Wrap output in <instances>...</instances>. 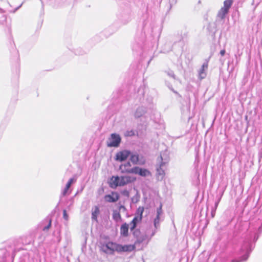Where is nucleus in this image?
<instances>
[{
  "label": "nucleus",
  "mask_w": 262,
  "mask_h": 262,
  "mask_svg": "<svg viewBox=\"0 0 262 262\" xmlns=\"http://www.w3.org/2000/svg\"><path fill=\"white\" fill-rule=\"evenodd\" d=\"M258 238V235L255 233V230L249 231V233L245 237L244 243L241 248V251L245 252L244 255L239 260H232L231 262H243L246 261L253 248L252 241L255 242Z\"/></svg>",
  "instance_id": "nucleus-1"
},
{
  "label": "nucleus",
  "mask_w": 262,
  "mask_h": 262,
  "mask_svg": "<svg viewBox=\"0 0 262 262\" xmlns=\"http://www.w3.org/2000/svg\"><path fill=\"white\" fill-rule=\"evenodd\" d=\"M136 180V178L131 176H121L114 177L113 183L116 186H124L129 183L133 182Z\"/></svg>",
  "instance_id": "nucleus-2"
},
{
  "label": "nucleus",
  "mask_w": 262,
  "mask_h": 262,
  "mask_svg": "<svg viewBox=\"0 0 262 262\" xmlns=\"http://www.w3.org/2000/svg\"><path fill=\"white\" fill-rule=\"evenodd\" d=\"M121 138L119 135L113 133L111 135L107 142L108 147H118L120 144Z\"/></svg>",
  "instance_id": "nucleus-3"
},
{
  "label": "nucleus",
  "mask_w": 262,
  "mask_h": 262,
  "mask_svg": "<svg viewBox=\"0 0 262 262\" xmlns=\"http://www.w3.org/2000/svg\"><path fill=\"white\" fill-rule=\"evenodd\" d=\"M130 151L127 150H123L118 152L116 155V160L122 162L127 159V158L130 155Z\"/></svg>",
  "instance_id": "nucleus-4"
},
{
  "label": "nucleus",
  "mask_w": 262,
  "mask_h": 262,
  "mask_svg": "<svg viewBox=\"0 0 262 262\" xmlns=\"http://www.w3.org/2000/svg\"><path fill=\"white\" fill-rule=\"evenodd\" d=\"M130 231L137 238L136 243H141L147 238L146 235H140V231L139 229L135 228L133 230H130Z\"/></svg>",
  "instance_id": "nucleus-5"
},
{
  "label": "nucleus",
  "mask_w": 262,
  "mask_h": 262,
  "mask_svg": "<svg viewBox=\"0 0 262 262\" xmlns=\"http://www.w3.org/2000/svg\"><path fill=\"white\" fill-rule=\"evenodd\" d=\"M135 249V246L133 245H122L118 244L117 246L116 251L118 252H131Z\"/></svg>",
  "instance_id": "nucleus-6"
},
{
  "label": "nucleus",
  "mask_w": 262,
  "mask_h": 262,
  "mask_svg": "<svg viewBox=\"0 0 262 262\" xmlns=\"http://www.w3.org/2000/svg\"><path fill=\"white\" fill-rule=\"evenodd\" d=\"M119 199V195L117 192L113 191L110 194L105 195L104 200L110 203H115Z\"/></svg>",
  "instance_id": "nucleus-7"
},
{
  "label": "nucleus",
  "mask_w": 262,
  "mask_h": 262,
  "mask_svg": "<svg viewBox=\"0 0 262 262\" xmlns=\"http://www.w3.org/2000/svg\"><path fill=\"white\" fill-rule=\"evenodd\" d=\"M132 172L133 173L138 174L142 177H146L150 174V172L148 170L139 167H134Z\"/></svg>",
  "instance_id": "nucleus-8"
},
{
  "label": "nucleus",
  "mask_w": 262,
  "mask_h": 262,
  "mask_svg": "<svg viewBox=\"0 0 262 262\" xmlns=\"http://www.w3.org/2000/svg\"><path fill=\"white\" fill-rule=\"evenodd\" d=\"M208 61L203 63L201 68L198 71L199 78L202 80L205 78L206 76V71L208 69Z\"/></svg>",
  "instance_id": "nucleus-9"
},
{
  "label": "nucleus",
  "mask_w": 262,
  "mask_h": 262,
  "mask_svg": "<svg viewBox=\"0 0 262 262\" xmlns=\"http://www.w3.org/2000/svg\"><path fill=\"white\" fill-rule=\"evenodd\" d=\"M131 164L129 162H127L123 164H121L119 167V169L121 173H133L132 171L133 168H130Z\"/></svg>",
  "instance_id": "nucleus-10"
},
{
  "label": "nucleus",
  "mask_w": 262,
  "mask_h": 262,
  "mask_svg": "<svg viewBox=\"0 0 262 262\" xmlns=\"http://www.w3.org/2000/svg\"><path fill=\"white\" fill-rule=\"evenodd\" d=\"M160 158L162 161L159 167L157 168V174L158 175V178H159L161 177V179H162L163 176L165 174L164 170L163 168L164 165L167 162V161H164V159L162 155L160 156Z\"/></svg>",
  "instance_id": "nucleus-11"
},
{
  "label": "nucleus",
  "mask_w": 262,
  "mask_h": 262,
  "mask_svg": "<svg viewBox=\"0 0 262 262\" xmlns=\"http://www.w3.org/2000/svg\"><path fill=\"white\" fill-rule=\"evenodd\" d=\"M76 180L74 179V178H70L69 180L68 181V183H67L65 188L63 189V190L62 191L61 194L63 196H65L70 193L68 192L69 188H70L71 185L76 182Z\"/></svg>",
  "instance_id": "nucleus-12"
},
{
  "label": "nucleus",
  "mask_w": 262,
  "mask_h": 262,
  "mask_svg": "<svg viewBox=\"0 0 262 262\" xmlns=\"http://www.w3.org/2000/svg\"><path fill=\"white\" fill-rule=\"evenodd\" d=\"M146 112V108L143 106L138 107L134 114V116L136 118H140L143 116Z\"/></svg>",
  "instance_id": "nucleus-13"
},
{
  "label": "nucleus",
  "mask_w": 262,
  "mask_h": 262,
  "mask_svg": "<svg viewBox=\"0 0 262 262\" xmlns=\"http://www.w3.org/2000/svg\"><path fill=\"white\" fill-rule=\"evenodd\" d=\"M142 219V218H141V216L136 215L133 219L132 221L130 223V230H133L135 229L137 227V224L141 222Z\"/></svg>",
  "instance_id": "nucleus-14"
},
{
  "label": "nucleus",
  "mask_w": 262,
  "mask_h": 262,
  "mask_svg": "<svg viewBox=\"0 0 262 262\" xmlns=\"http://www.w3.org/2000/svg\"><path fill=\"white\" fill-rule=\"evenodd\" d=\"M128 225L126 223L123 224L120 227V234L123 237H127L128 235Z\"/></svg>",
  "instance_id": "nucleus-15"
},
{
  "label": "nucleus",
  "mask_w": 262,
  "mask_h": 262,
  "mask_svg": "<svg viewBox=\"0 0 262 262\" xmlns=\"http://www.w3.org/2000/svg\"><path fill=\"white\" fill-rule=\"evenodd\" d=\"M99 208L97 206H95L94 209L92 210V219L95 221H97V216L99 214Z\"/></svg>",
  "instance_id": "nucleus-16"
},
{
  "label": "nucleus",
  "mask_w": 262,
  "mask_h": 262,
  "mask_svg": "<svg viewBox=\"0 0 262 262\" xmlns=\"http://www.w3.org/2000/svg\"><path fill=\"white\" fill-rule=\"evenodd\" d=\"M229 10L227 8L223 7L218 13V17L221 19L225 18L226 15L228 13Z\"/></svg>",
  "instance_id": "nucleus-17"
},
{
  "label": "nucleus",
  "mask_w": 262,
  "mask_h": 262,
  "mask_svg": "<svg viewBox=\"0 0 262 262\" xmlns=\"http://www.w3.org/2000/svg\"><path fill=\"white\" fill-rule=\"evenodd\" d=\"M113 219L114 221L118 222L121 219L120 212L117 210H114L113 212Z\"/></svg>",
  "instance_id": "nucleus-18"
},
{
  "label": "nucleus",
  "mask_w": 262,
  "mask_h": 262,
  "mask_svg": "<svg viewBox=\"0 0 262 262\" xmlns=\"http://www.w3.org/2000/svg\"><path fill=\"white\" fill-rule=\"evenodd\" d=\"M139 160V155L137 154L130 155V160L134 164H137Z\"/></svg>",
  "instance_id": "nucleus-19"
},
{
  "label": "nucleus",
  "mask_w": 262,
  "mask_h": 262,
  "mask_svg": "<svg viewBox=\"0 0 262 262\" xmlns=\"http://www.w3.org/2000/svg\"><path fill=\"white\" fill-rule=\"evenodd\" d=\"M109 245V251L111 252L116 251L117 246H118V244H116L113 242L107 243Z\"/></svg>",
  "instance_id": "nucleus-20"
},
{
  "label": "nucleus",
  "mask_w": 262,
  "mask_h": 262,
  "mask_svg": "<svg viewBox=\"0 0 262 262\" xmlns=\"http://www.w3.org/2000/svg\"><path fill=\"white\" fill-rule=\"evenodd\" d=\"M233 0H225L224 2V7L225 8H227V9H229L231 6L232 4Z\"/></svg>",
  "instance_id": "nucleus-21"
},
{
  "label": "nucleus",
  "mask_w": 262,
  "mask_h": 262,
  "mask_svg": "<svg viewBox=\"0 0 262 262\" xmlns=\"http://www.w3.org/2000/svg\"><path fill=\"white\" fill-rule=\"evenodd\" d=\"M143 211L144 208L143 207H139L137 210V215L138 216H141V218H142Z\"/></svg>",
  "instance_id": "nucleus-22"
},
{
  "label": "nucleus",
  "mask_w": 262,
  "mask_h": 262,
  "mask_svg": "<svg viewBox=\"0 0 262 262\" xmlns=\"http://www.w3.org/2000/svg\"><path fill=\"white\" fill-rule=\"evenodd\" d=\"M160 224V216H156V217L154 220V226L157 229L159 227Z\"/></svg>",
  "instance_id": "nucleus-23"
},
{
  "label": "nucleus",
  "mask_w": 262,
  "mask_h": 262,
  "mask_svg": "<svg viewBox=\"0 0 262 262\" xmlns=\"http://www.w3.org/2000/svg\"><path fill=\"white\" fill-rule=\"evenodd\" d=\"M109 245H108V243L104 245H103L102 248L104 252L107 253V251H109Z\"/></svg>",
  "instance_id": "nucleus-24"
},
{
  "label": "nucleus",
  "mask_w": 262,
  "mask_h": 262,
  "mask_svg": "<svg viewBox=\"0 0 262 262\" xmlns=\"http://www.w3.org/2000/svg\"><path fill=\"white\" fill-rule=\"evenodd\" d=\"M258 161L260 162L262 161V148L259 149L258 153Z\"/></svg>",
  "instance_id": "nucleus-25"
},
{
  "label": "nucleus",
  "mask_w": 262,
  "mask_h": 262,
  "mask_svg": "<svg viewBox=\"0 0 262 262\" xmlns=\"http://www.w3.org/2000/svg\"><path fill=\"white\" fill-rule=\"evenodd\" d=\"M166 73L168 76L175 79V75L172 71L169 70V71H167Z\"/></svg>",
  "instance_id": "nucleus-26"
},
{
  "label": "nucleus",
  "mask_w": 262,
  "mask_h": 262,
  "mask_svg": "<svg viewBox=\"0 0 262 262\" xmlns=\"http://www.w3.org/2000/svg\"><path fill=\"white\" fill-rule=\"evenodd\" d=\"M51 220H49V223L47 226H45L43 228V231L48 230L51 227Z\"/></svg>",
  "instance_id": "nucleus-27"
},
{
  "label": "nucleus",
  "mask_w": 262,
  "mask_h": 262,
  "mask_svg": "<svg viewBox=\"0 0 262 262\" xmlns=\"http://www.w3.org/2000/svg\"><path fill=\"white\" fill-rule=\"evenodd\" d=\"M63 217L66 220H68V215L66 210H63Z\"/></svg>",
  "instance_id": "nucleus-28"
},
{
  "label": "nucleus",
  "mask_w": 262,
  "mask_h": 262,
  "mask_svg": "<svg viewBox=\"0 0 262 262\" xmlns=\"http://www.w3.org/2000/svg\"><path fill=\"white\" fill-rule=\"evenodd\" d=\"M161 213H162V208H161V206H160L159 208H157V216H160Z\"/></svg>",
  "instance_id": "nucleus-29"
},
{
  "label": "nucleus",
  "mask_w": 262,
  "mask_h": 262,
  "mask_svg": "<svg viewBox=\"0 0 262 262\" xmlns=\"http://www.w3.org/2000/svg\"><path fill=\"white\" fill-rule=\"evenodd\" d=\"M121 193L125 196H129V192L126 190H124L122 191L121 192Z\"/></svg>",
  "instance_id": "nucleus-30"
},
{
  "label": "nucleus",
  "mask_w": 262,
  "mask_h": 262,
  "mask_svg": "<svg viewBox=\"0 0 262 262\" xmlns=\"http://www.w3.org/2000/svg\"><path fill=\"white\" fill-rule=\"evenodd\" d=\"M216 209L214 208H213L212 209L211 212V215L212 217H214L215 214Z\"/></svg>",
  "instance_id": "nucleus-31"
},
{
  "label": "nucleus",
  "mask_w": 262,
  "mask_h": 262,
  "mask_svg": "<svg viewBox=\"0 0 262 262\" xmlns=\"http://www.w3.org/2000/svg\"><path fill=\"white\" fill-rule=\"evenodd\" d=\"M177 2L176 0H169V4L170 6L171 7L172 5L175 4Z\"/></svg>",
  "instance_id": "nucleus-32"
},
{
  "label": "nucleus",
  "mask_w": 262,
  "mask_h": 262,
  "mask_svg": "<svg viewBox=\"0 0 262 262\" xmlns=\"http://www.w3.org/2000/svg\"><path fill=\"white\" fill-rule=\"evenodd\" d=\"M220 200H221V198L215 203L214 208H215V209L217 208V207L218 206V205H219V202L220 201Z\"/></svg>",
  "instance_id": "nucleus-33"
},
{
  "label": "nucleus",
  "mask_w": 262,
  "mask_h": 262,
  "mask_svg": "<svg viewBox=\"0 0 262 262\" xmlns=\"http://www.w3.org/2000/svg\"><path fill=\"white\" fill-rule=\"evenodd\" d=\"M225 53H226V51H225V50L224 49V50H221L220 51V53L221 55L223 56L225 55Z\"/></svg>",
  "instance_id": "nucleus-34"
},
{
  "label": "nucleus",
  "mask_w": 262,
  "mask_h": 262,
  "mask_svg": "<svg viewBox=\"0 0 262 262\" xmlns=\"http://www.w3.org/2000/svg\"><path fill=\"white\" fill-rule=\"evenodd\" d=\"M119 209L120 210H121V209H123V210H125V208L124 206L123 205H121L120 207H119Z\"/></svg>",
  "instance_id": "nucleus-35"
},
{
  "label": "nucleus",
  "mask_w": 262,
  "mask_h": 262,
  "mask_svg": "<svg viewBox=\"0 0 262 262\" xmlns=\"http://www.w3.org/2000/svg\"><path fill=\"white\" fill-rule=\"evenodd\" d=\"M155 233H156V231L153 232L152 233L150 237H152V236H153L155 235Z\"/></svg>",
  "instance_id": "nucleus-36"
},
{
  "label": "nucleus",
  "mask_w": 262,
  "mask_h": 262,
  "mask_svg": "<svg viewBox=\"0 0 262 262\" xmlns=\"http://www.w3.org/2000/svg\"><path fill=\"white\" fill-rule=\"evenodd\" d=\"M3 21H5L6 20V17L5 16H3Z\"/></svg>",
  "instance_id": "nucleus-37"
},
{
  "label": "nucleus",
  "mask_w": 262,
  "mask_h": 262,
  "mask_svg": "<svg viewBox=\"0 0 262 262\" xmlns=\"http://www.w3.org/2000/svg\"><path fill=\"white\" fill-rule=\"evenodd\" d=\"M0 12L2 13L3 12V11L2 9L0 8Z\"/></svg>",
  "instance_id": "nucleus-38"
}]
</instances>
